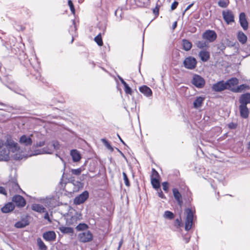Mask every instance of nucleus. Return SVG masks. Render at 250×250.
I'll return each instance as SVG.
<instances>
[{
	"label": "nucleus",
	"instance_id": "obj_1",
	"mask_svg": "<svg viewBox=\"0 0 250 250\" xmlns=\"http://www.w3.org/2000/svg\"><path fill=\"white\" fill-rule=\"evenodd\" d=\"M239 102L240 104L239 106L240 116L244 119H247L249 115L247 104H250V93H246L242 94L239 97Z\"/></svg>",
	"mask_w": 250,
	"mask_h": 250
},
{
	"label": "nucleus",
	"instance_id": "obj_2",
	"mask_svg": "<svg viewBox=\"0 0 250 250\" xmlns=\"http://www.w3.org/2000/svg\"><path fill=\"white\" fill-rule=\"evenodd\" d=\"M187 216L185 221V230L188 231L190 229L193 224V212L191 208H187L185 209Z\"/></svg>",
	"mask_w": 250,
	"mask_h": 250
},
{
	"label": "nucleus",
	"instance_id": "obj_3",
	"mask_svg": "<svg viewBox=\"0 0 250 250\" xmlns=\"http://www.w3.org/2000/svg\"><path fill=\"white\" fill-rule=\"evenodd\" d=\"M223 18L228 25L231 24L235 22V17L233 12L229 9L222 11Z\"/></svg>",
	"mask_w": 250,
	"mask_h": 250
},
{
	"label": "nucleus",
	"instance_id": "obj_4",
	"mask_svg": "<svg viewBox=\"0 0 250 250\" xmlns=\"http://www.w3.org/2000/svg\"><path fill=\"white\" fill-rule=\"evenodd\" d=\"M7 148L13 153L20 150V147L17 143L15 142L11 137H8L5 143Z\"/></svg>",
	"mask_w": 250,
	"mask_h": 250
},
{
	"label": "nucleus",
	"instance_id": "obj_5",
	"mask_svg": "<svg viewBox=\"0 0 250 250\" xmlns=\"http://www.w3.org/2000/svg\"><path fill=\"white\" fill-rule=\"evenodd\" d=\"M183 64L187 69L192 70L196 67L197 61L193 57L189 56L185 58Z\"/></svg>",
	"mask_w": 250,
	"mask_h": 250
},
{
	"label": "nucleus",
	"instance_id": "obj_6",
	"mask_svg": "<svg viewBox=\"0 0 250 250\" xmlns=\"http://www.w3.org/2000/svg\"><path fill=\"white\" fill-rule=\"evenodd\" d=\"M78 238L80 242L86 243L93 240V235L90 230H86L85 232L80 233L78 234Z\"/></svg>",
	"mask_w": 250,
	"mask_h": 250
},
{
	"label": "nucleus",
	"instance_id": "obj_7",
	"mask_svg": "<svg viewBox=\"0 0 250 250\" xmlns=\"http://www.w3.org/2000/svg\"><path fill=\"white\" fill-rule=\"evenodd\" d=\"M217 35L216 33L212 30H207L203 33L202 38L208 40L209 42H212L216 40Z\"/></svg>",
	"mask_w": 250,
	"mask_h": 250
},
{
	"label": "nucleus",
	"instance_id": "obj_8",
	"mask_svg": "<svg viewBox=\"0 0 250 250\" xmlns=\"http://www.w3.org/2000/svg\"><path fill=\"white\" fill-rule=\"evenodd\" d=\"M12 201L14 202L16 206L18 208L24 207L26 203L25 199L21 195H15L12 199Z\"/></svg>",
	"mask_w": 250,
	"mask_h": 250
},
{
	"label": "nucleus",
	"instance_id": "obj_9",
	"mask_svg": "<svg viewBox=\"0 0 250 250\" xmlns=\"http://www.w3.org/2000/svg\"><path fill=\"white\" fill-rule=\"evenodd\" d=\"M89 193L86 190L84 191L79 196L76 197L74 200V203L76 205H80L84 203L88 198Z\"/></svg>",
	"mask_w": 250,
	"mask_h": 250
},
{
	"label": "nucleus",
	"instance_id": "obj_10",
	"mask_svg": "<svg viewBox=\"0 0 250 250\" xmlns=\"http://www.w3.org/2000/svg\"><path fill=\"white\" fill-rule=\"evenodd\" d=\"M7 187L11 193L19 192V190H21L18 183L14 181H9L7 184Z\"/></svg>",
	"mask_w": 250,
	"mask_h": 250
},
{
	"label": "nucleus",
	"instance_id": "obj_11",
	"mask_svg": "<svg viewBox=\"0 0 250 250\" xmlns=\"http://www.w3.org/2000/svg\"><path fill=\"white\" fill-rule=\"evenodd\" d=\"M192 83L198 88H202L205 84L204 79L198 75H195L193 76Z\"/></svg>",
	"mask_w": 250,
	"mask_h": 250
},
{
	"label": "nucleus",
	"instance_id": "obj_12",
	"mask_svg": "<svg viewBox=\"0 0 250 250\" xmlns=\"http://www.w3.org/2000/svg\"><path fill=\"white\" fill-rule=\"evenodd\" d=\"M239 22L244 30L246 31L248 30L249 23L246 18V14L244 12L240 13L239 16Z\"/></svg>",
	"mask_w": 250,
	"mask_h": 250
},
{
	"label": "nucleus",
	"instance_id": "obj_13",
	"mask_svg": "<svg viewBox=\"0 0 250 250\" xmlns=\"http://www.w3.org/2000/svg\"><path fill=\"white\" fill-rule=\"evenodd\" d=\"M212 88L214 91L221 92L225 89H227V87L225 82L224 81H221L213 84Z\"/></svg>",
	"mask_w": 250,
	"mask_h": 250
},
{
	"label": "nucleus",
	"instance_id": "obj_14",
	"mask_svg": "<svg viewBox=\"0 0 250 250\" xmlns=\"http://www.w3.org/2000/svg\"><path fill=\"white\" fill-rule=\"evenodd\" d=\"M10 151L7 148H3L0 150V161L7 162L10 160Z\"/></svg>",
	"mask_w": 250,
	"mask_h": 250
},
{
	"label": "nucleus",
	"instance_id": "obj_15",
	"mask_svg": "<svg viewBox=\"0 0 250 250\" xmlns=\"http://www.w3.org/2000/svg\"><path fill=\"white\" fill-rule=\"evenodd\" d=\"M81 214L76 212L75 215L71 216L70 218H67L66 223L68 225L75 226L77 224V221L80 219Z\"/></svg>",
	"mask_w": 250,
	"mask_h": 250
},
{
	"label": "nucleus",
	"instance_id": "obj_16",
	"mask_svg": "<svg viewBox=\"0 0 250 250\" xmlns=\"http://www.w3.org/2000/svg\"><path fill=\"white\" fill-rule=\"evenodd\" d=\"M172 192L175 200L177 202L178 205L181 207L183 204L181 194L177 188H173Z\"/></svg>",
	"mask_w": 250,
	"mask_h": 250
},
{
	"label": "nucleus",
	"instance_id": "obj_17",
	"mask_svg": "<svg viewBox=\"0 0 250 250\" xmlns=\"http://www.w3.org/2000/svg\"><path fill=\"white\" fill-rule=\"evenodd\" d=\"M42 237L47 241H53L56 239V235L53 231H48L43 233Z\"/></svg>",
	"mask_w": 250,
	"mask_h": 250
},
{
	"label": "nucleus",
	"instance_id": "obj_18",
	"mask_svg": "<svg viewBox=\"0 0 250 250\" xmlns=\"http://www.w3.org/2000/svg\"><path fill=\"white\" fill-rule=\"evenodd\" d=\"M19 143L25 146H29L32 144V140L30 137L23 135L20 138Z\"/></svg>",
	"mask_w": 250,
	"mask_h": 250
},
{
	"label": "nucleus",
	"instance_id": "obj_19",
	"mask_svg": "<svg viewBox=\"0 0 250 250\" xmlns=\"http://www.w3.org/2000/svg\"><path fill=\"white\" fill-rule=\"evenodd\" d=\"M225 83L227 89H229L231 91L232 89L235 88L232 86L236 85L238 83V80L236 78H232L227 81Z\"/></svg>",
	"mask_w": 250,
	"mask_h": 250
},
{
	"label": "nucleus",
	"instance_id": "obj_20",
	"mask_svg": "<svg viewBox=\"0 0 250 250\" xmlns=\"http://www.w3.org/2000/svg\"><path fill=\"white\" fill-rule=\"evenodd\" d=\"M15 208V205L13 202H8L1 208L2 213H7L12 211Z\"/></svg>",
	"mask_w": 250,
	"mask_h": 250
},
{
	"label": "nucleus",
	"instance_id": "obj_21",
	"mask_svg": "<svg viewBox=\"0 0 250 250\" xmlns=\"http://www.w3.org/2000/svg\"><path fill=\"white\" fill-rule=\"evenodd\" d=\"M140 91L146 97L151 96L152 91L151 89L146 85H143L139 87Z\"/></svg>",
	"mask_w": 250,
	"mask_h": 250
},
{
	"label": "nucleus",
	"instance_id": "obj_22",
	"mask_svg": "<svg viewBox=\"0 0 250 250\" xmlns=\"http://www.w3.org/2000/svg\"><path fill=\"white\" fill-rule=\"evenodd\" d=\"M250 89V87L249 85L246 84H242L235 88L232 89L231 91L234 93H241L246 90H249Z\"/></svg>",
	"mask_w": 250,
	"mask_h": 250
},
{
	"label": "nucleus",
	"instance_id": "obj_23",
	"mask_svg": "<svg viewBox=\"0 0 250 250\" xmlns=\"http://www.w3.org/2000/svg\"><path fill=\"white\" fill-rule=\"evenodd\" d=\"M58 229L63 234H67L72 235L74 233V229L71 227L61 226L59 227Z\"/></svg>",
	"mask_w": 250,
	"mask_h": 250
},
{
	"label": "nucleus",
	"instance_id": "obj_24",
	"mask_svg": "<svg viewBox=\"0 0 250 250\" xmlns=\"http://www.w3.org/2000/svg\"><path fill=\"white\" fill-rule=\"evenodd\" d=\"M199 56L203 62H206L209 60L210 58V53L208 51L201 50L199 53Z\"/></svg>",
	"mask_w": 250,
	"mask_h": 250
},
{
	"label": "nucleus",
	"instance_id": "obj_25",
	"mask_svg": "<svg viewBox=\"0 0 250 250\" xmlns=\"http://www.w3.org/2000/svg\"><path fill=\"white\" fill-rule=\"evenodd\" d=\"M70 155L72 158L73 161L74 162H77L81 159V155L77 149L71 150Z\"/></svg>",
	"mask_w": 250,
	"mask_h": 250
},
{
	"label": "nucleus",
	"instance_id": "obj_26",
	"mask_svg": "<svg viewBox=\"0 0 250 250\" xmlns=\"http://www.w3.org/2000/svg\"><path fill=\"white\" fill-rule=\"evenodd\" d=\"M33 210L39 213H43L46 211V208L42 205L39 204H34L31 206Z\"/></svg>",
	"mask_w": 250,
	"mask_h": 250
},
{
	"label": "nucleus",
	"instance_id": "obj_27",
	"mask_svg": "<svg viewBox=\"0 0 250 250\" xmlns=\"http://www.w3.org/2000/svg\"><path fill=\"white\" fill-rule=\"evenodd\" d=\"M182 46L183 49L186 51H188L191 49L192 46V44L191 42L188 41L187 39H183L182 41Z\"/></svg>",
	"mask_w": 250,
	"mask_h": 250
},
{
	"label": "nucleus",
	"instance_id": "obj_28",
	"mask_svg": "<svg viewBox=\"0 0 250 250\" xmlns=\"http://www.w3.org/2000/svg\"><path fill=\"white\" fill-rule=\"evenodd\" d=\"M237 37L239 42L242 44H245L247 41V36L241 31L238 32Z\"/></svg>",
	"mask_w": 250,
	"mask_h": 250
},
{
	"label": "nucleus",
	"instance_id": "obj_29",
	"mask_svg": "<svg viewBox=\"0 0 250 250\" xmlns=\"http://www.w3.org/2000/svg\"><path fill=\"white\" fill-rule=\"evenodd\" d=\"M205 100V98L202 97H198L193 102V106L195 108L200 107Z\"/></svg>",
	"mask_w": 250,
	"mask_h": 250
},
{
	"label": "nucleus",
	"instance_id": "obj_30",
	"mask_svg": "<svg viewBox=\"0 0 250 250\" xmlns=\"http://www.w3.org/2000/svg\"><path fill=\"white\" fill-rule=\"evenodd\" d=\"M29 225V222L27 220H22L16 222L15 224V227L17 228L21 229Z\"/></svg>",
	"mask_w": 250,
	"mask_h": 250
},
{
	"label": "nucleus",
	"instance_id": "obj_31",
	"mask_svg": "<svg viewBox=\"0 0 250 250\" xmlns=\"http://www.w3.org/2000/svg\"><path fill=\"white\" fill-rule=\"evenodd\" d=\"M98 28L101 31L102 35H104L106 29L107 22L105 21H100L98 25Z\"/></svg>",
	"mask_w": 250,
	"mask_h": 250
},
{
	"label": "nucleus",
	"instance_id": "obj_32",
	"mask_svg": "<svg viewBox=\"0 0 250 250\" xmlns=\"http://www.w3.org/2000/svg\"><path fill=\"white\" fill-rule=\"evenodd\" d=\"M151 183L154 188L158 190V189L160 188V182L159 179L151 178Z\"/></svg>",
	"mask_w": 250,
	"mask_h": 250
},
{
	"label": "nucleus",
	"instance_id": "obj_33",
	"mask_svg": "<svg viewBox=\"0 0 250 250\" xmlns=\"http://www.w3.org/2000/svg\"><path fill=\"white\" fill-rule=\"evenodd\" d=\"M37 245L40 250H47V247L42 241L41 238H38L37 240Z\"/></svg>",
	"mask_w": 250,
	"mask_h": 250
},
{
	"label": "nucleus",
	"instance_id": "obj_34",
	"mask_svg": "<svg viewBox=\"0 0 250 250\" xmlns=\"http://www.w3.org/2000/svg\"><path fill=\"white\" fill-rule=\"evenodd\" d=\"M88 226L85 223H80L76 227V229L77 231H83L86 230L88 229Z\"/></svg>",
	"mask_w": 250,
	"mask_h": 250
},
{
	"label": "nucleus",
	"instance_id": "obj_35",
	"mask_svg": "<svg viewBox=\"0 0 250 250\" xmlns=\"http://www.w3.org/2000/svg\"><path fill=\"white\" fill-rule=\"evenodd\" d=\"M102 35V33L100 32L94 38L95 42L99 46H102L103 44Z\"/></svg>",
	"mask_w": 250,
	"mask_h": 250
},
{
	"label": "nucleus",
	"instance_id": "obj_36",
	"mask_svg": "<svg viewBox=\"0 0 250 250\" xmlns=\"http://www.w3.org/2000/svg\"><path fill=\"white\" fill-rule=\"evenodd\" d=\"M229 4V0H220L218 1V5L221 8H226Z\"/></svg>",
	"mask_w": 250,
	"mask_h": 250
},
{
	"label": "nucleus",
	"instance_id": "obj_37",
	"mask_svg": "<svg viewBox=\"0 0 250 250\" xmlns=\"http://www.w3.org/2000/svg\"><path fill=\"white\" fill-rule=\"evenodd\" d=\"M101 142L104 144L107 149L110 150L111 151H113L114 149L110 145L109 142L105 138H102L101 139Z\"/></svg>",
	"mask_w": 250,
	"mask_h": 250
},
{
	"label": "nucleus",
	"instance_id": "obj_38",
	"mask_svg": "<svg viewBox=\"0 0 250 250\" xmlns=\"http://www.w3.org/2000/svg\"><path fill=\"white\" fill-rule=\"evenodd\" d=\"M164 217L168 219H173L174 218V214L170 211L167 210L164 214Z\"/></svg>",
	"mask_w": 250,
	"mask_h": 250
},
{
	"label": "nucleus",
	"instance_id": "obj_39",
	"mask_svg": "<svg viewBox=\"0 0 250 250\" xmlns=\"http://www.w3.org/2000/svg\"><path fill=\"white\" fill-rule=\"evenodd\" d=\"M84 168L83 167H79L77 169H71L70 172L72 174L78 176L80 175L81 172L83 170Z\"/></svg>",
	"mask_w": 250,
	"mask_h": 250
},
{
	"label": "nucleus",
	"instance_id": "obj_40",
	"mask_svg": "<svg viewBox=\"0 0 250 250\" xmlns=\"http://www.w3.org/2000/svg\"><path fill=\"white\" fill-rule=\"evenodd\" d=\"M197 47L200 49H204L205 47H208V43L204 41H198L196 43Z\"/></svg>",
	"mask_w": 250,
	"mask_h": 250
},
{
	"label": "nucleus",
	"instance_id": "obj_41",
	"mask_svg": "<svg viewBox=\"0 0 250 250\" xmlns=\"http://www.w3.org/2000/svg\"><path fill=\"white\" fill-rule=\"evenodd\" d=\"M160 7V5L157 3L156 7L153 9V13L155 16V19L157 18L159 16Z\"/></svg>",
	"mask_w": 250,
	"mask_h": 250
},
{
	"label": "nucleus",
	"instance_id": "obj_42",
	"mask_svg": "<svg viewBox=\"0 0 250 250\" xmlns=\"http://www.w3.org/2000/svg\"><path fill=\"white\" fill-rule=\"evenodd\" d=\"M151 178H156L158 179L160 178V176L159 173L154 168L152 169Z\"/></svg>",
	"mask_w": 250,
	"mask_h": 250
},
{
	"label": "nucleus",
	"instance_id": "obj_43",
	"mask_svg": "<svg viewBox=\"0 0 250 250\" xmlns=\"http://www.w3.org/2000/svg\"><path fill=\"white\" fill-rule=\"evenodd\" d=\"M174 225L177 228H179L182 226L183 224L182 223V219L181 216L175 220Z\"/></svg>",
	"mask_w": 250,
	"mask_h": 250
},
{
	"label": "nucleus",
	"instance_id": "obj_44",
	"mask_svg": "<svg viewBox=\"0 0 250 250\" xmlns=\"http://www.w3.org/2000/svg\"><path fill=\"white\" fill-rule=\"evenodd\" d=\"M123 175L125 186L129 187L130 186V184L126 174L125 172H123Z\"/></svg>",
	"mask_w": 250,
	"mask_h": 250
},
{
	"label": "nucleus",
	"instance_id": "obj_45",
	"mask_svg": "<svg viewBox=\"0 0 250 250\" xmlns=\"http://www.w3.org/2000/svg\"><path fill=\"white\" fill-rule=\"evenodd\" d=\"M125 88V91L126 94H129L131 95L133 93V91L131 89V88L129 86V85L127 84L124 85Z\"/></svg>",
	"mask_w": 250,
	"mask_h": 250
},
{
	"label": "nucleus",
	"instance_id": "obj_46",
	"mask_svg": "<svg viewBox=\"0 0 250 250\" xmlns=\"http://www.w3.org/2000/svg\"><path fill=\"white\" fill-rule=\"evenodd\" d=\"M68 4L70 7L71 13L72 14H74L75 13V10L74 4H73L72 0H69L68 1Z\"/></svg>",
	"mask_w": 250,
	"mask_h": 250
},
{
	"label": "nucleus",
	"instance_id": "obj_47",
	"mask_svg": "<svg viewBox=\"0 0 250 250\" xmlns=\"http://www.w3.org/2000/svg\"><path fill=\"white\" fill-rule=\"evenodd\" d=\"M163 189L167 193L168 192V186L169 184L167 182H164L162 183Z\"/></svg>",
	"mask_w": 250,
	"mask_h": 250
},
{
	"label": "nucleus",
	"instance_id": "obj_48",
	"mask_svg": "<svg viewBox=\"0 0 250 250\" xmlns=\"http://www.w3.org/2000/svg\"><path fill=\"white\" fill-rule=\"evenodd\" d=\"M228 126L230 129H234L237 127V124L231 122L228 125Z\"/></svg>",
	"mask_w": 250,
	"mask_h": 250
},
{
	"label": "nucleus",
	"instance_id": "obj_49",
	"mask_svg": "<svg viewBox=\"0 0 250 250\" xmlns=\"http://www.w3.org/2000/svg\"><path fill=\"white\" fill-rule=\"evenodd\" d=\"M15 28L18 31H23L24 29V27L18 23H15L14 25Z\"/></svg>",
	"mask_w": 250,
	"mask_h": 250
},
{
	"label": "nucleus",
	"instance_id": "obj_50",
	"mask_svg": "<svg viewBox=\"0 0 250 250\" xmlns=\"http://www.w3.org/2000/svg\"><path fill=\"white\" fill-rule=\"evenodd\" d=\"M159 190H158V196L159 197H160L162 199H166V197L165 196V195L164 194L162 190H161V189L159 188L158 189Z\"/></svg>",
	"mask_w": 250,
	"mask_h": 250
},
{
	"label": "nucleus",
	"instance_id": "obj_51",
	"mask_svg": "<svg viewBox=\"0 0 250 250\" xmlns=\"http://www.w3.org/2000/svg\"><path fill=\"white\" fill-rule=\"evenodd\" d=\"M178 5V1H176V0H175V1H174L172 3V4H171V10H175V9L177 8V7Z\"/></svg>",
	"mask_w": 250,
	"mask_h": 250
},
{
	"label": "nucleus",
	"instance_id": "obj_52",
	"mask_svg": "<svg viewBox=\"0 0 250 250\" xmlns=\"http://www.w3.org/2000/svg\"><path fill=\"white\" fill-rule=\"evenodd\" d=\"M149 1V0H147ZM135 2L137 4H138L140 7H144L145 6V3L142 2L141 0H134Z\"/></svg>",
	"mask_w": 250,
	"mask_h": 250
},
{
	"label": "nucleus",
	"instance_id": "obj_53",
	"mask_svg": "<svg viewBox=\"0 0 250 250\" xmlns=\"http://www.w3.org/2000/svg\"><path fill=\"white\" fill-rule=\"evenodd\" d=\"M45 212V214H44V216L43 217V218L46 219V220H47L49 222V223H51V219H50V217H49V214H48V212L46 210Z\"/></svg>",
	"mask_w": 250,
	"mask_h": 250
},
{
	"label": "nucleus",
	"instance_id": "obj_54",
	"mask_svg": "<svg viewBox=\"0 0 250 250\" xmlns=\"http://www.w3.org/2000/svg\"><path fill=\"white\" fill-rule=\"evenodd\" d=\"M0 193L4 195H7L6 191L5 189L2 187H0Z\"/></svg>",
	"mask_w": 250,
	"mask_h": 250
},
{
	"label": "nucleus",
	"instance_id": "obj_55",
	"mask_svg": "<svg viewBox=\"0 0 250 250\" xmlns=\"http://www.w3.org/2000/svg\"><path fill=\"white\" fill-rule=\"evenodd\" d=\"M44 145H45L44 141H40L36 143V146L37 147H41V146H43Z\"/></svg>",
	"mask_w": 250,
	"mask_h": 250
},
{
	"label": "nucleus",
	"instance_id": "obj_56",
	"mask_svg": "<svg viewBox=\"0 0 250 250\" xmlns=\"http://www.w3.org/2000/svg\"><path fill=\"white\" fill-rule=\"evenodd\" d=\"M22 10L24 12H25L26 13L27 15L30 16L31 11L29 10V9H28L26 7H23Z\"/></svg>",
	"mask_w": 250,
	"mask_h": 250
},
{
	"label": "nucleus",
	"instance_id": "obj_57",
	"mask_svg": "<svg viewBox=\"0 0 250 250\" xmlns=\"http://www.w3.org/2000/svg\"><path fill=\"white\" fill-rule=\"evenodd\" d=\"M184 240L185 241V243H188L189 242V240H190V237H188V236H185L184 237Z\"/></svg>",
	"mask_w": 250,
	"mask_h": 250
},
{
	"label": "nucleus",
	"instance_id": "obj_58",
	"mask_svg": "<svg viewBox=\"0 0 250 250\" xmlns=\"http://www.w3.org/2000/svg\"><path fill=\"white\" fill-rule=\"evenodd\" d=\"M123 243V239H121L119 243L118 250H119Z\"/></svg>",
	"mask_w": 250,
	"mask_h": 250
},
{
	"label": "nucleus",
	"instance_id": "obj_59",
	"mask_svg": "<svg viewBox=\"0 0 250 250\" xmlns=\"http://www.w3.org/2000/svg\"><path fill=\"white\" fill-rule=\"evenodd\" d=\"M119 79L121 83L124 85V86L127 84V83L124 80V79L122 78L119 77Z\"/></svg>",
	"mask_w": 250,
	"mask_h": 250
},
{
	"label": "nucleus",
	"instance_id": "obj_60",
	"mask_svg": "<svg viewBox=\"0 0 250 250\" xmlns=\"http://www.w3.org/2000/svg\"><path fill=\"white\" fill-rule=\"evenodd\" d=\"M177 25V21L174 22V23L172 24V29H174Z\"/></svg>",
	"mask_w": 250,
	"mask_h": 250
},
{
	"label": "nucleus",
	"instance_id": "obj_61",
	"mask_svg": "<svg viewBox=\"0 0 250 250\" xmlns=\"http://www.w3.org/2000/svg\"><path fill=\"white\" fill-rule=\"evenodd\" d=\"M3 146V142L2 140H0V149Z\"/></svg>",
	"mask_w": 250,
	"mask_h": 250
},
{
	"label": "nucleus",
	"instance_id": "obj_62",
	"mask_svg": "<svg viewBox=\"0 0 250 250\" xmlns=\"http://www.w3.org/2000/svg\"><path fill=\"white\" fill-rule=\"evenodd\" d=\"M192 5H193V4H190L189 5H188V7L186 8L185 11H187V10H188L189 9H190Z\"/></svg>",
	"mask_w": 250,
	"mask_h": 250
},
{
	"label": "nucleus",
	"instance_id": "obj_63",
	"mask_svg": "<svg viewBox=\"0 0 250 250\" xmlns=\"http://www.w3.org/2000/svg\"><path fill=\"white\" fill-rule=\"evenodd\" d=\"M117 135H118V137H119V139H120V141H121V142L123 144L125 145V142H124V141L122 139V138H121V137L119 136V134H117Z\"/></svg>",
	"mask_w": 250,
	"mask_h": 250
},
{
	"label": "nucleus",
	"instance_id": "obj_64",
	"mask_svg": "<svg viewBox=\"0 0 250 250\" xmlns=\"http://www.w3.org/2000/svg\"><path fill=\"white\" fill-rule=\"evenodd\" d=\"M226 48L225 46L224 45V44H222L220 46V48L222 50L223 49H225V48Z\"/></svg>",
	"mask_w": 250,
	"mask_h": 250
}]
</instances>
